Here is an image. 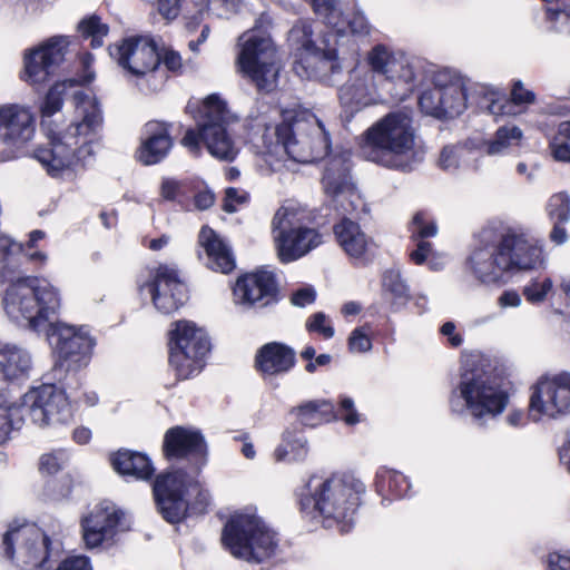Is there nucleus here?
Listing matches in <instances>:
<instances>
[{
	"mask_svg": "<svg viewBox=\"0 0 570 570\" xmlns=\"http://www.w3.org/2000/svg\"><path fill=\"white\" fill-rule=\"evenodd\" d=\"M75 485L73 476L70 472L45 479L42 494L47 501L60 502L70 498Z\"/></svg>",
	"mask_w": 570,
	"mask_h": 570,
	"instance_id": "nucleus-42",
	"label": "nucleus"
},
{
	"mask_svg": "<svg viewBox=\"0 0 570 570\" xmlns=\"http://www.w3.org/2000/svg\"><path fill=\"white\" fill-rule=\"evenodd\" d=\"M334 234L342 248L352 257H361L370 246L366 235L351 219L344 218L334 226Z\"/></svg>",
	"mask_w": 570,
	"mask_h": 570,
	"instance_id": "nucleus-35",
	"label": "nucleus"
},
{
	"mask_svg": "<svg viewBox=\"0 0 570 570\" xmlns=\"http://www.w3.org/2000/svg\"><path fill=\"white\" fill-rule=\"evenodd\" d=\"M546 209L552 223H568L570 220V196L567 193L552 195Z\"/></svg>",
	"mask_w": 570,
	"mask_h": 570,
	"instance_id": "nucleus-49",
	"label": "nucleus"
},
{
	"mask_svg": "<svg viewBox=\"0 0 570 570\" xmlns=\"http://www.w3.org/2000/svg\"><path fill=\"white\" fill-rule=\"evenodd\" d=\"M279 287H232L234 302L252 307L267 306L278 301Z\"/></svg>",
	"mask_w": 570,
	"mask_h": 570,
	"instance_id": "nucleus-41",
	"label": "nucleus"
},
{
	"mask_svg": "<svg viewBox=\"0 0 570 570\" xmlns=\"http://www.w3.org/2000/svg\"><path fill=\"white\" fill-rule=\"evenodd\" d=\"M281 276L282 274L277 273L276 268L262 266L250 273L239 275L235 285H277L282 282Z\"/></svg>",
	"mask_w": 570,
	"mask_h": 570,
	"instance_id": "nucleus-47",
	"label": "nucleus"
},
{
	"mask_svg": "<svg viewBox=\"0 0 570 570\" xmlns=\"http://www.w3.org/2000/svg\"><path fill=\"white\" fill-rule=\"evenodd\" d=\"M346 24L351 33L358 37L368 36L371 32L370 22L367 21L365 14L358 9H355L347 14Z\"/></svg>",
	"mask_w": 570,
	"mask_h": 570,
	"instance_id": "nucleus-55",
	"label": "nucleus"
},
{
	"mask_svg": "<svg viewBox=\"0 0 570 570\" xmlns=\"http://www.w3.org/2000/svg\"><path fill=\"white\" fill-rule=\"evenodd\" d=\"M79 31L85 37H91V46L100 47L101 38L108 35L109 28L97 16H91L80 21Z\"/></svg>",
	"mask_w": 570,
	"mask_h": 570,
	"instance_id": "nucleus-52",
	"label": "nucleus"
},
{
	"mask_svg": "<svg viewBox=\"0 0 570 570\" xmlns=\"http://www.w3.org/2000/svg\"><path fill=\"white\" fill-rule=\"evenodd\" d=\"M296 415L297 423L303 428H316L324 423L335 421V406L332 402L326 400L308 401L292 410Z\"/></svg>",
	"mask_w": 570,
	"mask_h": 570,
	"instance_id": "nucleus-33",
	"label": "nucleus"
},
{
	"mask_svg": "<svg viewBox=\"0 0 570 570\" xmlns=\"http://www.w3.org/2000/svg\"><path fill=\"white\" fill-rule=\"evenodd\" d=\"M150 482L155 507L161 518L170 524L184 521L189 511L187 494L198 482L181 468L155 473Z\"/></svg>",
	"mask_w": 570,
	"mask_h": 570,
	"instance_id": "nucleus-15",
	"label": "nucleus"
},
{
	"mask_svg": "<svg viewBox=\"0 0 570 570\" xmlns=\"http://www.w3.org/2000/svg\"><path fill=\"white\" fill-rule=\"evenodd\" d=\"M440 333L448 337L449 344L452 347H459L463 343V336L455 333V324L453 322H445L440 327Z\"/></svg>",
	"mask_w": 570,
	"mask_h": 570,
	"instance_id": "nucleus-63",
	"label": "nucleus"
},
{
	"mask_svg": "<svg viewBox=\"0 0 570 570\" xmlns=\"http://www.w3.org/2000/svg\"><path fill=\"white\" fill-rule=\"evenodd\" d=\"M2 556L21 570H50L51 561L59 557L52 539L40 529L13 521L2 535Z\"/></svg>",
	"mask_w": 570,
	"mask_h": 570,
	"instance_id": "nucleus-10",
	"label": "nucleus"
},
{
	"mask_svg": "<svg viewBox=\"0 0 570 570\" xmlns=\"http://www.w3.org/2000/svg\"><path fill=\"white\" fill-rule=\"evenodd\" d=\"M338 98L351 112L376 104L380 96L374 82V75L371 71H364L351 76L350 80L340 88Z\"/></svg>",
	"mask_w": 570,
	"mask_h": 570,
	"instance_id": "nucleus-27",
	"label": "nucleus"
},
{
	"mask_svg": "<svg viewBox=\"0 0 570 570\" xmlns=\"http://www.w3.org/2000/svg\"><path fill=\"white\" fill-rule=\"evenodd\" d=\"M376 491L382 495H389L392 499L405 497L410 490L407 478L393 469H381L375 475Z\"/></svg>",
	"mask_w": 570,
	"mask_h": 570,
	"instance_id": "nucleus-39",
	"label": "nucleus"
},
{
	"mask_svg": "<svg viewBox=\"0 0 570 570\" xmlns=\"http://www.w3.org/2000/svg\"><path fill=\"white\" fill-rule=\"evenodd\" d=\"M125 517L124 511L110 500H101L81 517V537L87 549L101 547L114 540Z\"/></svg>",
	"mask_w": 570,
	"mask_h": 570,
	"instance_id": "nucleus-20",
	"label": "nucleus"
},
{
	"mask_svg": "<svg viewBox=\"0 0 570 570\" xmlns=\"http://www.w3.org/2000/svg\"><path fill=\"white\" fill-rule=\"evenodd\" d=\"M30 367V357L23 351L14 346H0V382L26 377Z\"/></svg>",
	"mask_w": 570,
	"mask_h": 570,
	"instance_id": "nucleus-34",
	"label": "nucleus"
},
{
	"mask_svg": "<svg viewBox=\"0 0 570 570\" xmlns=\"http://www.w3.org/2000/svg\"><path fill=\"white\" fill-rule=\"evenodd\" d=\"M161 453L167 462H185L190 470L198 473L208 463L209 449L199 429L174 425L164 434Z\"/></svg>",
	"mask_w": 570,
	"mask_h": 570,
	"instance_id": "nucleus-19",
	"label": "nucleus"
},
{
	"mask_svg": "<svg viewBox=\"0 0 570 570\" xmlns=\"http://www.w3.org/2000/svg\"><path fill=\"white\" fill-rule=\"evenodd\" d=\"M55 570H94L90 558L83 554L69 556L61 560Z\"/></svg>",
	"mask_w": 570,
	"mask_h": 570,
	"instance_id": "nucleus-59",
	"label": "nucleus"
},
{
	"mask_svg": "<svg viewBox=\"0 0 570 570\" xmlns=\"http://www.w3.org/2000/svg\"><path fill=\"white\" fill-rule=\"evenodd\" d=\"M154 306L163 314L179 311L189 299L187 287H149Z\"/></svg>",
	"mask_w": 570,
	"mask_h": 570,
	"instance_id": "nucleus-38",
	"label": "nucleus"
},
{
	"mask_svg": "<svg viewBox=\"0 0 570 570\" xmlns=\"http://www.w3.org/2000/svg\"><path fill=\"white\" fill-rule=\"evenodd\" d=\"M305 327L309 334H317L323 340H330L335 334L334 326L323 312L312 314L307 318Z\"/></svg>",
	"mask_w": 570,
	"mask_h": 570,
	"instance_id": "nucleus-53",
	"label": "nucleus"
},
{
	"mask_svg": "<svg viewBox=\"0 0 570 570\" xmlns=\"http://www.w3.org/2000/svg\"><path fill=\"white\" fill-rule=\"evenodd\" d=\"M2 304L10 318L24 320L30 330L40 332L59 315L62 298L58 287H7Z\"/></svg>",
	"mask_w": 570,
	"mask_h": 570,
	"instance_id": "nucleus-11",
	"label": "nucleus"
},
{
	"mask_svg": "<svg viewBox=\"0 0 570 570\" xmlns=\"http://www.w3.org/2000/svg\"><path fill=\"white\" fill-rule=\"evenodd\" d=\"M109 463L119 475L136 481L150 482L156 472L147 454L129 449H119L110 453Z\"/></svg>",
	"mask_w": 570,
	"mask_h": 570,
	"instance_id": "nucleus-29",
	"label": "nucleus"
},
{
	"mask_svg": "<svg viewBox=\"0 0 570 570\" xmlns=\"http://www.w3.org/2000/svg\"><path fill=\"white\" fill-rule=\"evenodd\" d=\"M46 336L57 366L79 371L89 364L96 340L90 335L88 326L56 321L49 323Z\"/></svg>",
	"mask_w": 570,
	"mask_h": 570,
	"instance_id": "nucleus-14",
	"label": "nucleus"
},
{
	"mask_svg": "<svg viewBox=\"0 0 570 570\" xmlns=\"http://www.w3.org/2000/svg\"><path fill=\"white\" fill-rule=\"evenodd\" d=\"M247 200L248 194L245 190L229 187L225 191L223 209L227 213H234L237 210L238 205H243Z\"/></svg>",
	"mask_w": 570,
	"mask_h": 570,
	"instance_id": "nucleus-57",
	"label": "nucleus"
},
{
	"mask_svg": "<svg viewBox=\"0 0 570 570\" xmlns=\"http://www.w3.org/2000/svg\"><path fill=\"white\" fill-rule=\"evenodd\" d=\"M236 120L219 96L210 95L203 104L197 120V130L188 129L181 139L183 146L193 154H198L203 141L212 156L225 161H233L239 149L228 134V126Z\"/></svg>",
	"mask_w": 570,
	"mask_h": 570,
	"instance_id": "nucleus-7",
	"label": "nucleus"
},
{
	"mask_svg": "<svg viewBox=\"0 0 570 570\" xmlns=\"http://www.w3.org/2000/svg\"><path fill=\"white\" fill-rule=\"evenodd\" d=\"M191 0H158V11L167 20L177 18Z\"/></svg>",
	"mask_w": 570,
	"mask_h": 570,
	"instance_id": "nucleus-58",
	"label": "nucleus"
},
{
	"mask_svg": "<svg viewBox=\"0 0 570 570\" xmlns=\"http://www.w3.org/2000/svg\"><path fill=\"white\" fill-rule=\"evenodd\" d=\"M291 33L293 38H302L295 72L302 78L332 82L333 76L342 71L336 48L330 46L326 37L315 40L309 24L296 26Z\"/></svg>",
	"mask_w": 570,
	"mask_h": 570,
	"instance_id": "nucleus-13",
	"label": "nucleus"
},
{
	"mask_svg": "<svg viewBox=\"0 0 570 570\" xmlns=\"http://www.w3.org/2000/svg\"><path fill=\"white\" fill-rule=\"evenodd\" d=\"M535 100V95L531 90L524 88L522 81L518 80L513 83L511 90V102L513 108L520 105H530Z\"/></svg>",
	"mask_w": 570,
	"mask_h": 570,
	"instance_id": "nucleus-61",
	"label": "nucleus"
},
{
	"mask_svg": "<svg viewBox=\"0 0 570 570\" xmlns=\"http://www.w3.org/2000/svg\"><path fill=\"white\" fill-rule=\"evenodd\" d=\"M26 416L40 426L60 424L70 416V405L65 393L55 384L30 389L19 404H0V445L9 439L13 429H19Z\"/></svg>",
	"mask_w": 570,
	"mask_h": 570,
	"instance_id": "nucleus-4",
	"label": "nucleus"
},
{
	"mask_svg": "<svg viewBox=\"0 0 570 570\" xmlns=\"http://www.w3.org/2000/svg\"><path fill=\"white\" fill-rule=\"evenodd\" d=\"M36 131V117L32 110L19 104L0 106V163L20 156L32 140Z\"/></svg>",
	"mask_w": 570,
	"mask_h": 570,
	"instance_id": "nucleus-18",
	"label": "nucleus"
},
{
	"mask_svg": "<svg viewBox=\"0 0 570 570\" xmlns=\"http://www.w3.org/2000/svg\"><path fill=\"white\" fill-rule=\"evenodd\" d=\"M168 365L176 382L193 380L207 366L213 350L205 327L190 320L171 322L167 332Z\"/></svg>",
	"mask_w": 570,
	"mask_h": 570,
	"instance_id": "nucleus-5",
	"label": "nucleus"
},
{
	"mask_svg": "<svg viewBox=\"0 0 570 570\" xmlns=\"http://www.w3.org/2000/svg\"><path fill=\"white\" fill-rule=\"evenodd\" d=\"M68 45L66 37H52L26 53L22 79L31 86L47 82L65 60Z\"/></svg>",
	"mask_w": 570,
	"mask_h": 570,
	"instance_id": "nucleus-22",
	"label": "nucleus"
},
{
	"mask_svg": "<svg viewBox=\"0 0 570 570\" xmlns=\"http://www.w3.org/2000/svg\"><path fill=\"white\" fill-rule=\"evenodd\" d=\"M220 541L233 557L262 563L273 557L278 547L276 533L255 514L234 513L225 522Z\"/></svg>",
	"mask_w": 570,
	"mask_h": 570,
	"instance_id": "nucleus-8",
	"label": "nucleus"
},
{
	"mask_svg": "<svg viewBox=\"0 0 570 570\" xmlns=\"http://www.w3.org/2000/svg\"><path fill=\"white\" fill-rule=\"evenodd\" d=\"M307 453L304 431L297 425H292L283 432L282 441L276 446L273 458L275 462H299L305 460Z\"/></svg>",
	"mask_w": 570,
	"mask_h": 570,
	"instance_id": "nucleus-32",
	"label": "nucleus"
},
{
	"mask_svg": "<svg viewBox=\"0 0 570 570\" xmlns=\"http://www.w3.org/2000/svg\"><path fill=\"white\" fill-rule=\"evenodd\" d=\"M316 299V292L314 287H299L291 296V302L295 306L305 307Z\"/></svg>",
	"mask_w": 570,
	"mask_h": 570,
	"instance_id": "nucleus-62",
	"label": "nucleus"
},
{
	"mask_svg": "<svg viewBox=\"0 0 570 570\" xmlns=\"http://www.w3.org/2000/svg\"><path fill=\"white\" fill-rule=\"evenodd\" d=\"M63 89V85L56 83L45 98L41 107V127L49 139L50 148H39L36 151V158L53 176L77 161H85L91 154L89 135L101 124V112L96 99L76 95V112L81 117V121L71 125L63 134L52 128L51 117L62 107Z\"/></svg>",
	"mask_w": 570,
	"mask_h": 570,
	"instance_id": "nucleus-1",
	"label": "nucleus"
},
{
	"mask_svg": "<svg viewBox=\"0 0 570 570\" xmlns=\"http://www.w3.org/2000/svg\"><path fill=\"white\" fill-rule=\"evenodd\" d=\"M171 147L173 139L168 126L160 121H149L144 127L137 159L147 166L158 164L168 155Z\"/></svg>",
	"mask_w": 570,
	"mask_h": 570,
	"instance_id": "nucleus-28",
	"label": "nucleus"
},
{
	"mask_svg": "<svg viewBox=\"0 0 570 570\" xmlns=\"http://www.w3.org/2000/svg\"><path fill=\"white\" fill-rule=\"evenodd\" d=\"M371 72L383 75L387 80L404 83L405 91L412 90L415 75L410 61L384 45H377L367 55Z\"/></svg>",
	"mask_w": 570,
	"mask_h": 570,
	"instance_id": "nucleus-24",
	"label": "nucleus"
},
{
	"mask_svg": "<svg viewBox=\"0 0 570 570\" xmlns=\"http://www.w3.org/2000/svg\"><path fill=\"white\" fill-rule=\"evenodd\" d=\"M237 65L258 90L271 91L276 86L279 66L276 48L269 36L249 30L238 38Z\"/></svg>",
	"mask_w": 570,
	"mask_h": 570,
	"instance_id": "nucleus-12",
	"label": "nucleus"
},
{
	"mask_svg": "<svg viewBox=\"0 0 570 570\" xmlns=\"http://www.w3.org/2000/svg\"><path fill=\"white\" fill-rule=\"evenodd\" d=\"M371 335L373 340H379L383 344H393L395 342V328L390 318H385L383 323L372 327Z\"/></svg>",
	"mask_w": 570,
	"mask_h": 570,
	"instance_id": "nucleus-60",
	"label": "nucleus"
},
{
	"mask_svg": "<svg viewBox=\"0 0 570 570\" xmlns=\"http://www.w3.org/2000/svg\"><path fill=\"white\" fill-rule=\"evenodd\" d=\"M372 324L365 323L362 326L355 327L348 338L347 348L351 353H366L372 350Z\"/></svg>",
	"mask_w": 570,
	"mask_h": 570,
	"instance_id": "nucleus-51",
	"label": "nucleus"
},
{
	"mask_svg": "<svg viewBox=\"0 0 570 570\" xmlns=\"http://www.w3.org/2000/svg\"><path fill=\"white\" fill-rule=\"evenodd\" d=\"M445 75H439L435 78V86L430 90H425L419 98V105L422 111L435 117H446L445 109L442 104L441 78Z\"/></svg>",
	"mask_w": 570,
	"mask_h": 570,
	"instance_id": "nucleus-46",
	"label": "nucleus"
},
{
	"mask_svg": "<svg viewBox=\"0 0 570 570\" xmlns=\"http://www.w3.org/2000/svg\"><path fill=\"white\" fill-rule=\"evenodd\" d=\"M365 493L366 485L355 475L333 474L312 493L301 492L297 495V508L304 521L347 533L355 524Z\"/></svg>",
	"mask_w": 570,
	"mask_h": 570,
	"instance_id": "nucleus-2",
	"label": "nucleus"
},
{
	"mask_svg": "<svg viewBox=\"0 0 570 570\" xmlns=\"http://www.w3.org/2000/svg\"><path fill=\"white\" fill-rule=\"evenodd\" d=\"M522 130L517 126L500 127L494 138L487 144V154L490 156L500 155L509 148L519 146L522 140Z\"/></svg>",
	"mask_w": 570,
	"mask_h": 570,
	"instance_id": "nucleus-44",
	"label": "nucleus"
},
{
	"mask_svg": "<svg viewBox=\"0 0 570 570\" xmlns=\"http://www.w3.org/2000/svg\"><path fill=\"white\" fill-rule=\"evenodd\" d=\"M498 248L509 276L519 272L538 269L544 263L541 246L524 234L508 233L503 235Z\"/></svg>",
	"mask_w": 570,
	"mask_h": 570,
	"instance_id": "nucleus-23",
	"label": "nucleus"
},
{
	"mask_svg": "<svg viewBox=\"0 0 570 570\" xmlns=\"http://www.w3.org/2000/svg\"><path fill=\"white\" fill-rule=\"evenodd\" d=\"M298 224L297 212L292 207H281L273 217V237L283 262L295 261L322 243V236L316 229Z\"/></svg>",
	"mask_w": 570,
	"mask_h": 570,
	"instance_id": "nucleus-16",
	"label": "nucleus"
},
{
	"mask_svg": "<svg viewBox=\"0 0 570 570\" xmlns=\"http://www.w3.org/2000/svg\"><path fill=\"white\" fill-rule=\"evenodd\" d=\"M351 167L348 153H341L327 159L321 180L326 195L337 197L353 191Z\"/></svg>",
	"mask_w": 570,
	"mask_h": 570,
	"instance_id": "nucleus-30",
	"label": "nucleus"
},
{
	"mask_svg": "<svg viewBox=\"0 0 570 570\" xmlns=\"http://www.w3.org/2000/svg\"><path fill=\"white\" fill-rule=\"evenodd\" d=\"M411 232L414 239H420L417 248L411 253V258L416 264H422L431 254L432 247L431 243L424 240V238L436 235V224L433 220H426L423 213H417L412 219Z\"/></svg>",
	"mask_w": 570,
	"mask_h": 570,
	"instance_id": "nucleus-37",
	"label": "nucleus"
},
{
	"mask_svg": "<svg viewBox=\"0 0 570 570\" xmlns=\"http://www.w3.org/2000/svg\"><path fill=\"white\" fill-rule=\"evenodd\" d=\"M442 104L446 117L461 115L466 108V92L464 83L460 79H451L449 82L441 78Z\"/></svg>",
	"mask_w": 570,
	"mask_h": 570,
	"instance_id": "nucleus-40",
	"label": "nucleus"
},
{
	"mask_svg": "<svg viewBox=\"0 0 570 570\" xmlns=\"http://www.w3.org/2000/svg\"><path fill=\"white\" fill-rule=\"evenodd\" d=\"M479 107L493 116L515 115L512 102L499 90L481 87Z\"/></svg>",
	"mask_w": 570,
	"mask_h": 570,
	"instance_id": "nucleus-43",
	"label": "nucleus"
},
{
	"mask_svg": "<svg viewBox=\"0 0 570 570\" xmlns=\"http://www.w3.org/2000/svg\"><path fill=\"white\" fill-rule=\"evenodd\" d=\"M494 232L492 229H483L480 233L481 242H485L484 247L476 248L470 256V266L475 277L482 283L508 282L509 273L501 259L498 245L489 246L493 240Z\"/></svg>",
	"mask_w": 570,
	"mask_h": 570,
	"instance_id": "nucleus-25",
	"label": "nucleus"
},
{
	"mask_svg": "<svg viewBox=\"0 0 570 570\" xmlns=\"http://www.w3.org/2000/svg\"><path fill=\"white\" fill-rule=\"evenodd\" d=\"M529 415L532 422L544 416L560 419L570 415V373L542 375L530 389Z\"/></svg>",
	"mask_w": 570,
	"mask_h": 570,
	"instance_id": "nucleus-17",
	"label": "nucleus"
},
{
	"mask_svg": "<svg viewBox=\"0 0 570 570\" xmlns=\"http://www.w3.org/2000/svg\"><path fill=\"white\" fill-rule=\"evenodd\" d=\"M523 295L531 303H539L551 297L559 296L564 299V308H570V287H524Z\"/></svg>",
	"mask_w": 570,
	"mask_h": 570,
	"instance_id": "nucleus-50",
	"label": "nucleus"
},
{
	"mask_svg": "<svg viewBox=\"0 0 570 570\" xmlns=\"http://www.w3.org/2000/svg\"><path fill=\"white\" fill-rule=\"evenodd\" d=\"M553 158L558 161L570 163V122H561L550 142Z\"/></svg>",
	"mask_w": 570,
	"mask_h": 570,
	"instance_id": "nucleus-48",
	"label": "nucleus"
},
{
	"mask_svg": "<svg viewBox=\"0 0 570 570\" xmlns=\"http://www.w3.org/2000/svg\"><path fill=\"white\" fill-rule=\"evenodd\" d=\"M458 391L465 410L479 423L497 417L509 404V393L491 380L482 356L471 355L463 362Z\"/></svg>",
	"mask_w": 570,
	"mask_h": 570,
	"instance_id": "nucleus-6",
	"label": "nucleus"
},
{
	"mask_svg": "<svg viewBox=\"0 0 570 570\" xmlns=\"http://www.w3.org/2000/svg\"><path fill=\"white\" fill-rule=\"evenodd\" d=\"M273 135L276 141L266 142V151L279 159L287 156L294 161L311 164L322 159L330 149L328 134L315 116L281 124L273 129Z\"/></svg>",
	"mask_w": 570,
	"mask_h": 570,
	"instance_id": "nucleus-9",
	"label": "nucleus"
},
{
	"mask_svg": "<svg viewBox=\"0 0 570 570\" xmlns=\"http://www.w3.org/2000/svg\"><path fill=\"white\" fill-rule=\"evenodd\" d=\"M153 277V285H179L186 281L184 273L174 264H160L155 269Z\"/></svg>",
	"mask_w": 570,
	"mask_h": 570,
	"instance_id": "nucleus-54",
	"label": "nucleus"
},
{
	"mask_svg": "<svg viewBox=\"0 0 570 570\" xmlns=\"http://www.w3.org/2000/svg\"><path fill=\"white\" fill-rule=\"evenodd\" d=\"M67 464L68 454L66 451L59 449L42 454L39 459L38 470L43 479H48L49 476L66 473L67 471H65V469Z\"/></svg>",
	"mask_w": 570,
	"mask_h": 570,
	"instance_id": "nucleus-45",
	"label": "nucleus"
},
{
	"mask_svg": "<svg viewBox=\"0 0 570 570\" xmlns=\"http://www.w3.org/2000/svg\"><path fill=\"white\" fill-rule=\"evenodd\" d=\"M439 165L452 174L465 168H479L476 153L466 145L445 146L440 154Z\"/></svg>",
	"mask_w": 570,
	"mask_h": 570,
	"instance_id": "nucleus-36",
	"label": "nucleus"
},
{
	"mask_svg": "<svg viewBox=\"0 0 570 570\" xmlns=\"http://www.w3.org/2000/svg\"><path fill=\"white\" fill-rule=\"evenodd\" d=\"M160 61H163L167 69L171 71H178L183 67V61L179 52L171 49H168L164 52V56L163 58H160Z\"/></svg>",
	"mask_w": 570,
	"mask_h": 570,
	"instance_id": "nucleus-64",
	"label": "nucleus"
},
{
	"mask_svg": "<svg viewBox=\"0 0 570 570\" xmlns=\"http://www.w3.org/2000/svg\"><path fill=\"white\" fill-rule=\"evenodd\" d=\"M295 365L294 348L276 341L262 345L254 357V368L264 381L287 374Z\"/></svg>",
	"mask_w": 570,
	"mask_h": 570,
	"instance_id": "nucleus-26",
	"label": "nucleus"
},
{
	"mask_svg": "<svg viewBox=\"0 0 570 570\" xmlns=\"http://www.w3.org/2000/svg\"><path fill=\"white\" fill-rule=\"evenodd\" d=\"M198 243L206 252L207 266L210 269L228 274L235 268V259L230 248L214 229L203 226L198 235Z\"/></svg>",
	"mask_w": 570,
	"mask_h": 570,
	"instance_id": "nucleus-31",
	"label": "nucleus"
},
{
	"mask_svg": "<svg viewBox=\"0 0 570 570\" xmlns=\"http://www.w3.org/2000/svg\"><path fill=\"white\" fill-rule=\"evenodd\" d=\"M362 156L389 169L410 171L421 161L416 150V134L409 111L385 115L362 135Z\"/></svg>",
	"mask_w": 570,
	"mask_h": 570,
	"instance_id": "nucleus-3",
	"label": "nucleus"
},
{
	"mask_svg": "<svg viewBox=\"0 0 570 570\" xmlns=\"http://www.w3.org/2000/svg\"><path fill=\"white\" fill-rule=\"evenodd\" d=\"M335 421L342 420L347 425H354L360 422V415L354 406V401L348 396L340 400L338 407L335 409Z\"/></svg>",
	"mask_w": 570,
	"mask_h": 570,
	"instance_id": "nucleus-56",
	"label": "nucleus"
},
{
	"mask_svg": "<svg viewBox=\"0 0 570 570\" xmlns=\"http://www.w3.org/2000/svg\"><path fill=\"white\" fill-rule=\"evenodd\" d=\"M109 53L118 66L136 77L155 71L160 63L155 43L145 37L126 38L110 46Z\"/></svg>",
	"mask_w": 570,
	"mask_h": 570,
	"instance_id": "nucleus-21",
	"label": "nucleus"
}]
</instances>
